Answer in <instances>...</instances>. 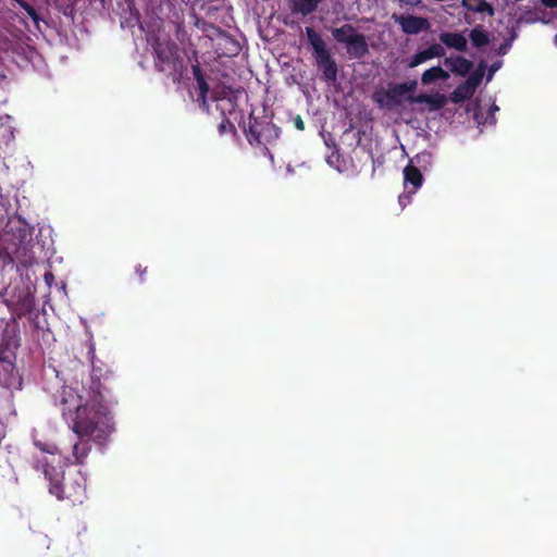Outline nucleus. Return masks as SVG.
Instances as JSON below:
<instances>
[{
    "label": "nucleus",
    "mask_w": 557,
    "mask_h": 557,
    "mask_svg": "<svg viewBox=\"0 0 557 557\" xmlns=\"http://www.w3.org/2000/svg\"><path fill=\"white\" fill-rule=\"evenodd\" d=\"M408 101L410 103H426L431 111H436L442 109L446 102L447 98L443 94H419L417 96H408Z\"/></svg>",
    "instance_id": "12"
},
{
    "label": "nucleus",
    "mask_w": 557,
    "mask_h": 557,
    "mask_svg": "<svg viewBox=\"0 0 557 557\" xmlns=\"http://www.w3.org/2000/svg\"><path fill=\"white\" fill-rule=\"evenodd\" d=\"M346 46L347 53L352 59H362L369 53V46L366 36L362 34L358 33Z\"/></svg>",
    "instance_id": "14"
},
{
    "label": "nucleus",
    "mask_w": 557,
    "mask_h": 557,
    "mask_svg": "<svg viewBox=\"0 0 557 557\" xmlns=\"http://www.w3.org/2000/svg\"><path fill=\"white\" fill-rule=\"evenodd\" d=\"M34 445L40 449L44 453L50 454V455H57L60 453L59 447L54 443H47L42 442L40 440H35Z\"/></svg>",
    "instance_id": "24"
},
{
    "label": "nucleus",
    "mask_w": 557,
    "mask_h": 557,
    "mask_svg": "<svg viewBox=\"0 0 557 557\" xmlns=\"http://www.w3.org/2000/svg\"><path fill=\"white\" fill-rule=\"evenodd\" d=\"M445 49L440 44H433L429 48L413 54L408 63L409 67H416L421 63L431 60L433 58H441L445 55Z\"/></svg>",
    "instance_id": "10"
},
{
    "label": "nucleus",
    "mask_w": 557,
    "mask_h": 557,
    "mask_svg": "<svg viewBox=\"0 0 557 557\" xmlns=\"http://www.w3.org/2000/svg\"><path fill=\"white\" fill-rule=\"evenodd\" d=\"M45 479L48 481V491L58 500L66 502L71 506H79L87 499L86 474L76 470L65 471L50 465L48 461L40 462Z\"/></svg>",
    "instance_id": "2"
},
{
    "label": "nucleus",
    "mask_w": 557,
    "mask_h": 557,
    "mask_svg": "<svg viewBox=\"0 0 557 557\" xmlns=\"http://www.w3.org/2000/svg\"><path fill=\"white\" fill-rule=\"evenodd\" d=\"M445 65L449 66L453 73L461 76L467 75L473 67V63L461 55H457L455 59L446 58Z\"/></svg>",
    "instance_id": "16"
},
{
    "label": "nucleus",
    "mask_w": 557,
    "mask_h": 557,
    "mask_svg": "<svg viewBox=\"0 0 557 557\" xmlns=\"http://www.w3.org/2000/svg\"><path fill=\"white\" fill-rule=\"evenodd\" d=\"M357 34V29L351 24H344L341 27L332 28V36L339 44H348Z\"/></svg>",
    "instance_id": "19"
},
{
    "label": "nucleus",
    "mask_w": 557,
    "mask_h": 557,
    "mask_svg": "<svg viewBox=\"0 0 557 557\" xmlns=\"http://www.w3.org/2000/svg\"><path fill=\"white\" fill-rule=\"evenodd\" d=\"M78 441L73 445L72 449V457L73 460L71 463L74 465H84L86 461V458L88 457L91 445L90 441H94L97 443L91 436H77Z\"/></svg>",
    "instance_id": "11"
},
{
    "label": "nucleus",
    "mask_w": 557,
    "mask_h": 557,
    "mask_svg": "<svg viewBox=\"0 0 557 557\" xmlns=\"http://www.w3.org/2000/svg\"><path fill=\"white\" fill-rule=\"evenodd\" d=\"M473 94H474L473 89H471L466 84H460L450 94L449 99L454 103H459V102L470 99L473 96Z\"/></svg>",
    "instance_id": "22"
},
{
    "label": "nucleus",
    "mask_w": 557,
    "mask_h": 557,
    "mask_svg": "<svg viewBox=\"0 0 557 557\" xmlns=\"http://www.w3.org/2000/svg\"><path fill=\"white\" fill-rule=\"evenodd\" d=\"M440 41L447 48L455 49L459 52L468 50L467 38L460 33L443 32L438 36Z\"/></svg>",
    "instance_id": "13"
},
{
    "label": "nucleus",
    "mask_w": 557,
    "mask_h": 557,
    "mask_svg": "<svg viewBox=\"0 0 557 557\" xmlns=\"http://www.w3.org/2000/svg\"><path fill=\"white\" fill-rule=\"evenodd\" d=\"M228 131H235L234 125L231 123L228 119H223L222 122L219 125V132L221 134H224Z\"/></svg>",
    "instance_id": "28"
},
{
    "label": "nucleus",
    "mask_w": 557,
    "mask_h": 557,
    "mask_svg": "<svg viewBox=\"0 0 557 557\" xmlns=\"http://www.w3.org/2000/svg\"><path fill=\"white\" fill-rule=\"evenodd\" d=\"M469 38L475 48H482L490 44L488 34L480 25L470 30Z\"/></svg>",
    "instance_id": "21"
},
{
    "label": "nucleus",
    "mask_w": 557,
    "mask_h": 557,
    "mask_svg": "<svg viewBox=\"0 0 557 557\" xmlns=\"http://www.w3.org/2000/svg\"><path fill=\"white\" fill-rule=\"evenodd\" d=\"M292 13L302 16L314 13L322 0H288Z\"/></svg>",
    "instance_id": "15"
},
{
    "label": "nucleus",
    "mask_w": 557,
    "mask_h": 557,
    "mask_svg": "<svg viewBox=\"0 0 557 557\" xmlns=\"http://www.w3.org/2000/svg\"><path fill=\"white\" fill-rule=\"evenodd\" d=\"M408 198V196H399V202L403 205V199Z\"/></svg>",
    "instance_id": "35"
},
{
    "label": "nucleus",
    "mask_w": 557,
    "mask_h": 557,
    "mask_svg": "<svg viewBox=\"0 0 557 557\" xmlns=\"http://www.w3.org/2000/svg\"><path fill=\"white\" fill-rule=\"evenodd\" d=\"M294 126L298 129V131H304L305 129V122L304 120L301 119L300 115H296L294 117Z\"/></svg>",
    "instance_id": "32"
},
{
    "label": "nucleus",
    "mask_w": 557,
    "mask_h": 557,
    "mask_svg": "<svg viewBox=\"0 0 557 557\" xmlns=\"http://www.w3.org/2000/svg\"><path fill=\"white\" fill-rule=\"evenodd\" d=\"M191 71L197 83L206 79V75L197 60L196 63L191 65Z\"/></svg>",
    "instance_id": "26"
},
{
    "label": "nucleus",
    "mask_w": 557,
    "mask_h": 557,
    "mask_svg": "<svg viewBox=\"0 0 557 557\" xmlns=\"http://www.w3.org/2000/svg\"><path fill=\"white\" fill-rule=\"evenodd\" d=\"M113 379L111 370L103 371L101 367L92 364L86 401L74 387L65 384L53 394L54 406L77 436H91L102 445L113 432L112 417L103 405Z\"/></svg>",
    "instance_id": "1"
},
{
    "label": "nucleus",
    "mask_w": 557,
    "mask_h": 557,
    "mask_svg": "<svg viewBox=\"0 0 557 557\" xmlns=\"http://www.w3.org/2000/svg\"><path fill=\"white\" fill-rule=\"evenodd\" d=\"M417 86V81L392 84L385 91L374 92L373 100L381 108L392 109L401 106L405 100L408 101V96H412L411 94L416 91Z\"/></svg>",
    "instance_id": "6"
},
{
    "label": "nucleus",
    "mask_w": 557,
    "mask_h": 557,
    "mask_svg": "<svg viewBox=\"0 0 557 557\" xmlns=\"http://www.w3.org/2000/svg\"><path fill=\"white\" fill-rule=\"evenodd\" d=\"M154 65L159 72L178 73L182 67V60L178 55V48L173 41L156 40L153 45Z\"/></svg>",
    "instance_id": "5"
},
{
    "label": "nucleus",
    "mask_w": 557,
    "mask_h": 557,
    "mask_svg": "<svg viewBox=\"0 0 557 557\" xmlns=\"http://www.w3.org/2000/svg\"><path fill=\"white\" fill-rule=\"evenodd\" d=\"M48 276L52 277V273L47 274L46 278H48Z\"/></svg>",
    "instance_id": "37"
},
{
    "label": "nucleus",
    "mask_w": 557,
    "mask_h": 557,
    "mask_svg": "<svg viewBox=\"0 0 557 557\" xmlns=\"http://www.w3.org/2000/svg\"><path fill=\"white\" fill-rule=\"evenodd\" d=\"M197 100L199 102L200 108L205 112H209L208 95H203V96L198 95V99Z\"/></svg>",
    "instance_id": "30"
},
{
    "label": "nucleus",
    "mask_w": 557,
    "mask_h": 557,
    "mask_svg": "<svg viewBox=\"0 0 557 557\" xmlns=\"http://www.w3.org/2000/svg\"><path fill=\"white\" fill-rule=\"evenodd\" d=\"M147 272H148L147 267H143L141 264H138L136 267V273L139 276V282H141V283L145 282Z\"/></svg>",
    "instance_id": "31"
},
{
    "label": "nucleus",
    "mask_w": 557,
    "mask_h": 557,
    "mask_svg": "<svg viewBox=\"0 0 557 557\" xmlns=\"http://www.w3.org/2000/svg\"><path fill=\"white\" fill-rule=\"evenodd\" d=\"M499 66L500 62H496L491 65L487 79H491L492 75L499 69Z\"/></svg>",
    "instance_id": "34"
},
{
    "label": "nucleus",
    "mask_w": 557,
    "mask_h": 557,
    "mask_svg": "<svg viewBox=\"0 0 557 557\" xmlns=\"http://www.w3.org/2000/svg\"><path fill=\"white\" fill-rule=\"evenodd\" d=\"M392 20L400 26L401 32L406 35H418L429 30L431 27L429 20L423 16L394 13Z\"/></svg>",
    "instance_id": "8"
},
{
    "label": "nucleus",
    "mask_w": 557,
    "mask_h": 557,
    "mask_svg": "<svg viewBox=\"0 0 557 557\" xmlns=\"http://www.w3.org/2000/svg\"><path fill=\"white\" fill-rule=\"evenodd\" d=\"M20 7L26 12V14L35 22V23H38L39 21V15L37 13V11L35 10V8L33 5H30L28 2H26L25 0H15Z\"/></svg>",
    "instance_id": "25"
},
{
    "label": "nucleus",
    "mask_w": 557,
    "mask_h": 557,
    "mask_svg": "<svg viewBox=\"0 0 557 557\" xmlns=\"http://www.w3.org/2000/svg\"><path fill=\"white\" fill-rule=\"evenodd\" d=\"M197 85H198V90H199L198 95L203 96V95L209 94L210 87L206 79L198 82Z\"/></svg>",
    "instance_id": "29"
},
{
    "label": "nucleus",
    "mask_w": 557,
    "mask_h": 557,
    "mask_svg": "<svg viewBox=\"0 0 557 557\" xmlns=\"http://www.w3.org/2000/svg\"><path fill=\"white\" fill-rule=\"evenodd\" d=\"M8 234L12 235L15 246L23 247L32 242L33 227L24 219L17 218L9 222Z\"/></svg>",
    "instance_id": "9"
},
{
    "label": "nucleus",
    "mask_w": 557,
    "mask_h": 557,
    "mask_svg": "<svg viewBox=\"0 0 557 557\" xmlns=\"http://www.w3.org/2000/svg\"><path fill=\"white\" fill-rule=\"evenodd\" d=\"M14 358L11 351L0 346V386L10 391L22 387V377L15 370Z\"/></svg>",
    "instance_id": "7"
},
{
    "label": "nucleus",
    "mask_w": 557,
    "mask_h": 557,
    "mask_svg": "<svg viewBox=\"0 0 557 557\" xmlns=\"http://www.w3.org/2000/svg\"><path fill=\"white\" fill-rule=\"evenodd\" d=\"M554 40H555V44L557 45V34L555 35Z\"/></svg>",
    "instance_id": "36"
},
{
    "label": "nucleus",
    "mask_w": 557,
    "mask_h": 557,
    "mask_svg": "<svg viewBox=\"0 0 557 557\" xmlns=\"http://www.w3.org/2000/svg\"><path fill=\"white\" fill-rule=\"evenodd\" d=\"M306 36L312 47L315 63L323 72L324 79L334 83L337 79L338 69L325 41L312 27H306Z\"/></svg>",
    "instance_id": "4"
},
{
    "label": "nucleus",
    "mask_w": 557,
    "mask_h": 557,
    "mask_svg": "<svg viewBox=\"0 0 557 557\" xmlns=\"http://www.w3.org/2000/svg\"><path fill=\"white\" fill-rule=\"evenodd\" d=\"M511 45H512V38L505 39L497 48L496 53L498 55H505L511 48Z\"/></svg>",
    "instance_id": "27"
},
{
    "label": "nucleus",
    "mask_w": 557,
    "mask_h": 557,
    "mask_svg": "<svg viewBox=\"0 0 557 557\" xmlns=\"http://www.w3.org/2000/svg\"><path fill=\"white\" fill-rule=\"evenodd\" d=\"M404 182L405 185L411 184L413 187L412 193H414L422 185L423 175L417 166L408 164L404 169Z\"/></svg>",
    "instance_id": "17"
},
{
    "label": "nucleus",
    "mask_w": 557,
    "mask_h": 557,
    "mask_svg": "<svg viewBox=\"0 0 557 557\" xmlns=\"http://www.w3.org/2000/svg\"><path fill=\"white\" fill-rule=\"evenodd\" d=\"M448 76V73L441 66H432L423 72L421 82L424 85H429L440 79H447Z\"/></svg>",
    "instance_id": "20"
},
{
    "label": "nucleus",
    "mask_w": 557,
    "mask_h": 557,
    "mask_svg": "<svg viewBox=\"0 0 557 557\" xmlns=\"http://www.w3.org/2000/svg\"><path fill=\"white\" fill-rule=\"evenodd\" d=\"M461 4L474 13H487L490 16L495 14L494 7L486 0H462Z\"/></svg>",
    "instance_id": "18"
},
{
    "label": "nucleus",
    "mask_w": 557,
    "mask_h": 557,
    "mask_svg": "<svg viewBox=\"0 0 557 557\" xmlns=\"http://www.w3.org/2000/svg\"><path fill=\"white\" fill-rule=\"evenodd\" d=\"M244 133L251 146H263L268 151L267 145L275 143L281 134L277 127L268 116L256 117L249 115L248 126H244Z\"/></svg>",
    "instance_id": "3"
},
{
    "label": "nucleus",
    "mask_w": 557,
    "mask_h": 557,
    "mask_svg": "<svg viewBox=\"0 0 557 557\" xmlns=\"http://www.w3.org/2000/svg\"><path fill=\"white\" fill-rule=\"evenodd\" d=\"M485 72V63L481 62L478 69L468 77L463 83L475 91L476 87L481 84Z\"/></svg>",
    "instance_id": "23"
},
{
    "label": "nucleus",
    "mask_w": 557,
    "mask_h": 557,
    "mask_svg": "<svg viewBox=\"0 0 557 557\" xmlns=\"http://www.w3.org/2000/svg\"><path fill=\"white\" fill-rule=\"evenodd\" d=\"M542 4L546 8H557V0H541Z\"/></svg>",
    "instance_id": "33"
}]
</instances>
